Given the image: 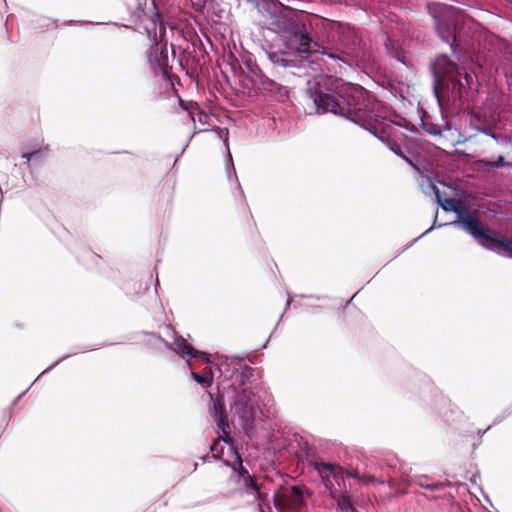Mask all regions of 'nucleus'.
<instances>
[{
  "label": "nucleus",
  "mask_w": 512,
  "mask_h": 512,
  "mask_svg": "<svg viewBox=\"0 0 512 512\" xmlns=\"http://www.w3.org/2000/svg\"><path fill=\"white\" fill-rule=\"evenodd\" d=\"M330 497L334 501L335 508L338 512H357L352 504L351 498L341 491H330Z\"/></svg>",
  "instance_id": "nucleus-14"
},
{
  "label": "nucleus",
  "mask_w": 512,
  "mask_h": 512,
  "mask_svg": "<svg viewBox=\"0 0 512 512\" xmlns=\"http://www.w3.org/2000/svg\"><path fill=\"white\" fill-rule=\"evenodd\" d=\"M47 148L39 149L30 153H23L22 158L27 159L28 161H41L47 155Z\"/></svg>",
  "instance_id": "nucleus-18"
},
{
  "label": "nucleus",
  "mask_w": 512,
  "mask_h": 512,
  "mask_svg": "<svg viewBox=\"0 0 512 512\" xmlns=\"http://www.w3.org/2000/svg\"><path fill=\"white\" fill-rule=\"evenodd\" d=\"M326 56L328 58H331V59H337V60H339L342 63L348 64L349 66H351L354 63L353 59H350V58L349 59H343V58L339 57L338 55H335V54H332V53H328V54H326Z\"/></svg>",
  "instance_id": "nucleus-20"
},
{
  "label": "nucleus",
  "mask_w": 512,
  "mask_h": 512,
  "mask_svg": "<svg viewBox=\"0 0 512 512\" xmlns=\"http://www.w3.org/2000/svg\"><path fill=\"white\" fill-rule=\"evenodd\" d=\"M233 387L225 391L232 413L238 417L239 424L246 434L250 435L254 429V422L259 418L261 410L255 399L254 392L246 386L247 375L244 372L235 371L232 374Z\"/></svg>",
  "instance_id": "nucleus-4"
},
{
  "label": "nucleus",
  "mask_w": 512,
  "mask_h": 512,
  "mask_svg": "<svg viewBox=\"0 0 512 512\" xmlns=\"http://www.w3.org/2000/svg\"><path fill=\"white\" fill-rule=\"evenodd\" d=\"M269 59L272 63L283 66V67L296 66L295 59L285 58L281 54H278L276 52L269 53Z\"/></svg>",
  "instance_id": "nucleus-17"
},
{
  "label": "nucleus",
  "mask_w": 512,
  "mask_h": 512,
  "mask_svg": "<svg viewBox=\"0 0 512 512\" xmlns=\"http://www.w3.org/2000/svg\"><path fill=\"white\" fill-rule=\"evenodd\" d=\"M174 352L186 359L187 364L191 367V358H201L206 362H210V357L205 352H201L192 347L187 341L181 336H175L172 344H168Z\"/></svg>",
  "instance_id": "nucleus-11"
},
{
  "label": "nucleus",
  "mask_w": 512,
  "mask_h": 512,
  "mask_svg": "<svg viewBox=\"0 0 512 512\" xmlns=\"http://www.w3.org/2000/svg\"><path fill=\"white\" fill-rule=\"evenodd\" d=\"M434 17L436 19V29L440 37L447 43L454 41L456 22L452 18L451 12L447 10L442 16Z\"/></svg>",
  "instance_id": "nucleus-12"
},
{
  "label": "nucleus",
  "mask_w": 512,
  "mask_h": 512,
  "mask_svg": "<svg viewBox=\"0 0 512 512\" xmlns=\"http://www.w3.org/2000/svg\"><path fill=\"white\" fill-rule=\"evenodd\" d=\"M432 69L435 76V91H437L438 86L443 84V80L447 79L450 81L455 75H458L457 65L445 55H441L435 59Z\"/></svg>",
  "instance_id": "nucleus-8"
},
{
  "label": "nucleus",
  "mask_w": 512,
  "mask_h": 512,
  "mask_svg": "<svg viewBox=\"0 0 512 512\" xmlns=\"http://www.w3.org/2000/svg\"><path fill=\"white\" fill-rule=\"evenodd\" d=\"M191 377L203 388L210 387L213 382V373L211 369L207 368L201 374L192 371Z\"/></svg>",
  "instance_id": "nucleus-16"
},
{
  "label": "nucleus",
  "mask_w": 512,
  "mask_h": 512,
  "mask_svg": "<svg viewBox=\"0 0 512 512\" xmlns=\"http://www.w3.org/2000/svg\"><path fill=\"white\" fill-rule=\"evenodd\" d=\"M150 68L155 75L166 76L169 68V53L166 44L156 43L148 56Z\"/></svg>",
  "instance_id": "nucleus-9"
},
{
  "label": "nucleus",
  "mask_w": 512,
  "mask_h": 512,
  "mask_svg": "<svg viewBox=\"0 0 512 512\" xmlns=\"http://www.w3.org/2000/svg\"><path fill=\"white\" fill-rule=\"evenodd\" d=\"M285 54L307 59L318 52V44L300 30H295L285 40Z\"/></svg>",
  "instance_id": "nucleus-6"
},
{
  "label": "nucleus",
  "mask_w": 512,
  "mask_h": 512,
  "mask_svg": "<svg viewBox=\"0 0 512 512\" xmlns=\"http://www.w3.org/2000/svg\"><path fill=\"white\" fill-rule=\"evenodd\" d=\"M434 190L435 197L439 205L445 211H453L457 214V219L451 225L463 228L466 232L472 235L480 245L493 250L498 254L512 258V241L504 240L496 237L494 233L484 229L479 220L470 215L464 205L456 199H441L439 190L436 185L431 183Z\"/></svg>",
  "instance_id": "nucleus-3"
},
{
  "label": "nucleus",
  "mask_w": 512,
  "mask_h": 512,
  "mask_svg": "<svg viewBox=\"0 0 512 512\" xmlns=\"http://www.w3.org/2000/svg\"><path fill=\"white\" fill-rule=\"evenodd\" d=\"M184 109L189 112V116L194 123H199L202 126V128L198 130L195 127L194 134L206 131L207 127L213 126V116L200 110L196 104L191 103L186 105Z\"/></svg>",
  "instance_id": "nucleus-13"
},
{
  "label": "nucleus",
  "mask_w": 512,
  "mask_h": 512,
  "mask_svg": "<svg viewBox=\"0 0 512 512\" xmlns=\"http://www.w3.org/2000/svg\"><path fill=\"white\" fill-rule=\"evenodd\" d=\"M314 104L319 113L331 112L344 115L351 121L367 129L388 145L395 125L381 113L382 105L362 87L346 84L344 94H316Z\"/></svg>",
  "instance_id": "nucleus-1"
},
{
  "label": "nucleus",
  "mask_w": 512,
  "mask_h": 512,
  "mask_svg": "<svg viewBox=\"0 0 512 512\" xmlns=\"http://www.w3.org/2000/svg\"><path fill=\"white\" fill-rule=\"evenodd\" d=\"M317 470L319 473L325 477L332 476L337 481L343 478V475L346 474L348 477H352L363 481L365 483H370L374 481L373 477H363L357 471H344L339 465L328 463V462H320L317 464Z\"/></svg>",
  "instance_id": "nucleus-10"
},
{
  "label": "nucleus",
  "mask_w": 512,
  "mask_h": 512,
  "mask_svg": "<svg viewBox=\"0 0 512 512\" xmlns=\"http://www.w3.org/2000/svg\"><path fill=\"white\" fill-rule=\"evenodd\" d=\"M214 414L216 417L217 427L221 430L217 441L211 446V452L214 457L223 459L224 463L232 467L233 477L237 481V493L243 498L246 504L254 503L259 500L264 503L267 498L261 487L254 481L253 477L242 466V460L237 453L235 447L228 442L229 424L224 415L223 408L219 401L214 402Z\"/></svg>",
  "instance_id": "nucleus-2"
},
{
  "label": "nucleus",
  "mask_w": 512,
  "mask_h": 512,
  "mask_svg": "<svg viewBox=\"0 0 512 512\" xmlns=\"http://www.w3.org/2000/svg\"><path fill=\"white\" fill-rule=\"evenodd\" d=\"M133 22H141L148 37L157 41V33H162L163 25L154 0H124Z\"/></svg>",
  "instance_id": "nucleus-5"
},
{
  "label": "nucleus",
  "mask_w": 512,
  "mask_h": 512,
  "mask_svg": "<svg viewBox=\"0 0 512 512\" xmlns=\"http://www.w3.org/2000/svg\"><path fill=\"white\" fill-rule=\"evenodd\" d=\"M215 131L217 132L218 138L222 139L224 141V144L228 148V130L217 128L215 129Z\"/></svg>",
  "instance_id": "nucleus-19"
},
{
  "label": "nucleus",
  "mask_w": 512,
  "mask_h": 512,
  "mask_svg": "<svg viewBox=\"0 0 512 512\" xmlns=\"http://www.w3.org/2000/svg\"><path fill=\"white\" fill-rule=\"evenodd\" d=\"M503 162H504V158H503V157H500V158L498 159V161L496 162V164H495V165H496L497 167H498V166H501V165L503 164Z\"/></svg>",
  "instance_id": "nucleus-21"
},
{
  "label": "nucleus",
  "mask_w": 512,
  "mask_h": 512,
  "mask_svg": "<svg viewBox=\"0 0 512 512\" xmlns=\"http://www.w3.org/2000/svg\"><path fill=\"white\" fill-rule=\"evenodd\" d=\"M472 80H473V75L469 74V73H465L463 80L457 79V75H455L454 78L450 80L453 92L460 99L468 97L467 86H469V83Z\"/></svg>",
  "instance_id": "nucleus-15"
},
{
  "label": "nucleus",
  "mask_w": 512,
  "mask_h": 512,
  "mask_svg": "<svg viewBox=\"0 0 512 512\" xmlns=\"http://www.w3.org/2000/svg\"><path fill=\"white\" fill-rule=\"evenodd\" d=\"M302 503V491L298 486L285 488L274 494L275 507L280 511L298 509Z\"/></svg>",
  "instance_id": "nucleus-7"
}]
</instances>
